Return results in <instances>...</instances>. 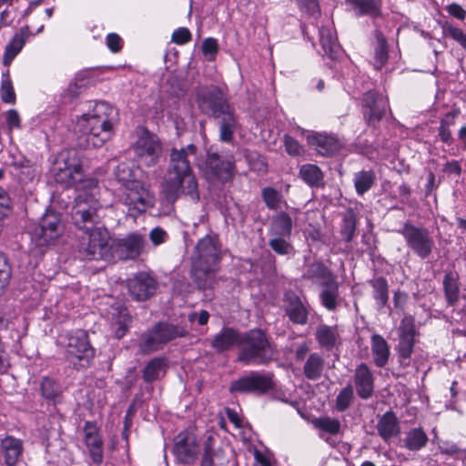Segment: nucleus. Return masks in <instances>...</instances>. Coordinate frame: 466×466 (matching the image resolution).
Wrapping results in <instances>:
<instances>
[{"instance_id": "35", "label": "nucleus", "mask_w": 466, "mask_h": 466, "mask_svg": "<svg viewBox=\"0 0 466 466\" xmlns=\"http://www.w3.org/2000/svg\"><path fill=\"white\" fill-rule=\"evenodd\" d=\"M319 42L324 54L331 59L337 58L340 52V46L334 35L332 28L329 26H321L319 30Z\"/></svg>"}, {"instance_id": "13", "label": "nucleus", "mask_w": 466, "mask_h": 466, "mask_svg": "<svg viewBox=\"0 0 466 466\" xmlns=\"http://www.w3.org/2000/svg\"><path fill=\"white\" fill-rule=\"evenodd\" d=\"M199 451L200 445L195 434L181 431L175 437L173 453L179 462L187 465L194 464Z\"/></svg>"}, {"instance_id": "49", "label": "nucleus", "mask_w": 466, "mask_h": 466, "mask_svg": "<svg viewBox=\"0 0 466 466\" xmlns=\"http://www.w3.org/2000/svg\"><path fill=\"white\" fill-rule=\"evenodd\" d=\"M41 391L44 398L54 401L59 398L61 390L60 386L50 378H44L41 383Z\"/></svg>"}, {"instance_id": "39", "label": "nucleus", "mask_w": 466, "mask_h": 466, "mask_svg": "<svg viewBox=\"0 0 466 466\" xmlns=\"http://www.w3.org/2000/svg\"><path fill=\"white\" fill-rule=\"evenodd\" d=\"M26 41V35L21 31L16 33L10 42L7 44L5 49V53L3 56V64L5 66H8L15 57L19 54V52L24 47Z\"/></svg>"}, {"instance_id": "23", "label": "nucleus", "mask_w": 466, "mask_h": 466, "mask_svg": "<svg viewBox=\"0 0 466 466\" xmlns=\"http://www.w3.org/2000/svg\"><path fill=\"white\" fill-rule=\"evenodd\" d=\"M376 429L379 436L385 442H389L392 438L397 437L400 431L398 418L392 411L385 412L379 419Z\"/></svg>"}, {"instance_id": "22", "label": "nucleus", "mask_w": 466, "mask_h": 466, "mask_svg": "<svg viewBox=\"0 0 466 466\" xmlns=\"http://www.w3.org/2000/svg\"><path fill=\"white\" fill-rule=\"evenodd\" d=\"M286 301V313L289 319L295 324L305 325L308 322L309 306L295 294H288Z\"/></svg>"}, {"instance_id": "16", "label": "nucleus", "mask_w": 466, "mask_h": 466, "mask_svg": "<svg viewBox=\"0 0 466 466\" xmlns=\"http://www.w3.org/2000/svg\"><path fill=\"white\" fill-rule=\"evenodd\" d=\"M145 236L132 232L115 244V253L120 259H135L141 255L146 245Z\"/></svg>"}, {"instance_id": "46", "label": "nucleus", "mask_w": 466, "mask_h": 466, "mask_svg": "<svg viewBox=\"0 0 466 466\" xmlns=\"http://www.w3.org/2000/svg\"><path fill=\"white\" fill-rule=\"evenodd\" d=\"M377 46L375 48V62L374 66L376 69H380L388 61V45L384 35L377 31Z\"/></svg>"}, {"instance_id": "12", "label": "nucleus", "mask_w": 466, "mask_h": 466, "mask_svg": "<svg viewBox=\"0 0 466 466\" xmlns=\"http://www.w3.org/2000/svg\"><path fill=\"white\" fill-rule=\"evenodd\" d=\"M272 375L251 371L231 382V392L264 394L273 389Z\"/></svg>"}, {"instance_id": "10", "label": "nucleus", "mask_w": 466, "mask_h": 466, "mask_svg": "<svg viewBox=\"0 0 466 466\" xmlns=\"http://www.w3.org/2000/svg\"><path fill=\"white\" fill-rule=\"evenodd\" d=\"M196 100L200 111L212 117L219 116L231 107L222 89L217 86L198 87Z\"/></svg>"}, {"instance_id": "19", "label": "nucleus", "mask_w": 466, "mask_h": 466, "mask_svg": "<svg viewBox=\"0 0 466 466\" xmlns=\"http://www.w3.org/2000/svg\"><path fill=\"white\" fill-rule=\"evenodd\" d=\"M353 380L357 394L360 399L368 400L373 395L375 378L366 363H360L356 367Z\"/></svg>"}, {"instance_id": "21", "label": "nucleus", "mask_w": 466, "mask_h": 466, "mask_svg": "<svg viewBox=\"0 0 466 466\" xmlns=\"http://www.w3.org/2000/svg\"><path fill=\"white\" fill-rule=\"evenodd\" d=\"M309 145L319 155L324 157L337 153L340 147V141L333 135L316 133L308 136Z\"/></svg>"}, {"instance_id": "58", "label": "nucleus", "mask_w": 466, "mask_h": 466, "mask_svg": "<svg viewBox=\"0 0 466 466\" xmlns=\"http://www.w3.org/2000/svg\"><path fill=\"white\" fill-rule=\"evenodd\" d=\"M11 278V267L7 258L0 252V291L8 284Z\"/></svg>"}, {"instance_id": "63", "label": "nucleus", "mask_w": 466, "mask_h": 466, "mask_svg": "<svg viewBox=\"0 0 466 466\" xmlns=\"http://www.w3.org/2000/svg\"><path fill=\"white\" fill-rule=\"evenodd\" d=\"M121 37L116 33H110L106 35V46L113 53H117L122 48Z\"/></svg>"}, {"instance_id": "4", "label": "nucleus", "mask_w": 466, "mask_h": 466, "mask_svg": "<svg viewBox=\"0 0 466 466\" xmlns=\"http://www.w3.org/2000/svg\"><path fill=\"white\" fill-rule=\"evenodd\" d=\"M117 116L116 107L106 102L96 103L93 110L83 114L76 122L81 145L86 147H101L113 135L114 123Z\"/></svg>"}, {"instance_id": "48", "label": "nucleus", "mask_w": 466, "mask_h": 466, "mask_svg": "<svg viewBox=\"0 0 466 466\" xmlns=\"http://www.w3.org/2000/svg\"><path fill=\"white\" fill-rule=\"evenodd\" d=\"M354 398L353 388L351 385L344 387L336 398V409L338 411H345L350 408Z\"/></svg>"}, {"instance_id": "57", "label": "nucleus", "mask_w": 466, "mask_h": 466, "mask_svg": "<svg viewBox=\"0 0 466 466\" xmlns=\"http://www.w3.org/2000/svg\"><path fill=\"white\" fill-rule=\"evenodd\" d=\"M215 449L212 437H208L204 444L203 453L201 456L200 466H215L214 461Z\"/></svg>"}, {"instance_id": "11", "label": "nucleus", "mask_w": 466, "mask_h": 466, "mask_svg": "<svg viewBox=\"0 0 466 466\" xmlns=\"http://www.w3.org/2000/svg\"><path fill=\"white\" fill-rule=\"evenodd\" d=\"M62 231L63 226L59 214L48 210L41 218L39 225L34 229L32 239L39 247L48 246L62 234Z\"/></svg>"}, {"instance_id": "38", "label": "nucleus", "mask_w": 466, "mask_h": 466, "mask_svg": "<svg viewBox=\"0 0 466 466\" xmlns=\"http://www.w3.org/2000/svg\"><path fill=\"white\" fill-rule=\"evenodd\" d=\"M153 328L156 333H157L158 339L162 346L177 338L185 337L187 333V330L180 326L163 322L155 325Z\"/></svg>"}, {"instance_id": "34", "label": "nucleus", "mask_w": 466, "mask_h": 466, "mask_svg": "<svg viewBox=\"0 0 466 466\" xmlns=\"http://www.w3.org/2000/svg\"><path fill=\"white\" fill-rule=\"evenodd\" d=\"M304 277L308 279L319 282L321 287L336 280V277L333 273L320 261L310 264L304 273Z\"/></svg>"}, {"instance_id": "45", "label": "nucleus", "mask_w": 466, "mask_h": 466, "mask_svg": "<svg viewBox=\"0 0 466 466\" xmlns=\"http://www.w3.org/2000/svg\"><path fill=\"white\" fill-rule=\"evenodd\" d=\"M263 201L270 210H278L284 202L283 195L280 191L271 187H264L261 191Z\"/></svg>"}, {"instance_id": "26", "label": "nucleus", "mask_w": 466, "mask_h": 466, "mask_svg": "<svg viewBox=\"0 0 466 466\" xmlns=\"http://www.w3.org/2000/svg\"><path fill=\"white\" fill-rule=\"evenodd\" d=\"M428 443V436L422 428H413L404 432L400 438L399 446L410 451H417L424 448Z\"/></svg>"}, {"instance_id": "44", "label": "nucleus", "mask_w": 466, "mask_h": 466, "mask_svg": "<svg viewBox=\"0 0 466 466\" xmlns=\"http://www.w3.org/2000/svg\"><path fill=\"white\" fill-rule=\"evenodd\" d=\"M375 175L372 171L362 170L354 175V186L359 195H363L373 186Z\"/></svg>"}, {"instance_id": "7", "label": "nucleus", "mask_w": 466, "mask_h": 466, "mask_svg": "<svg viewBox=\"0 0 466 466\" xmlns=\"http://www.w3.org/2000/svg\"><path fill=\"white\" fill-rule=\"evenodd\" d=\"M61 344L65 347L66 360L76 370L87 368L95 356L87 333L83 329L66 334Z\"/></svg>"}, {"instance_id": "33", "label": "nucleus", "mask_w": 466, "mask_h": 466, "mask_svg": "<svg viewBox=\"0 0 466 466\" xmlns=\"http://www.w3.org/2000/svg\"><path fill=\"white\" fill-rule=\"evenodd\" d=\"M292 219L290 216L281 211L272 217L268 228L269 236L290 237L292 231Z\"/></svg>"}, {"instance_id": "41", "label": "nucleus", "mask_w": 466, "mask_h": 466, "mask_svg": "<svg viewBox=\"0 0 466 466\" xmlns=\"http://www.w3.org/2000/svg\"><path fill=\"white\" fill-rule=\"evenodd\" d=\"M299 174L301 178L310 187L323 186V173L320 168L313 164L303 165L300 167Z\"/></svg>"}, {"instance_id": "64", "label": "nucleus", "mask_w": 466, "mask_h": 466, "mask_svg": "<svg viewBox=\"0 0 466 466\" xmlns=\"http://www.w3.org/2000/svg\"><path fill=\"white\" fill-rule=\"evenodd\" d=\"M5 119L9 129L20 127V116L15 109H9L6 111Z\"/></svg>"}, {"instance_id": "61", "label": "nucleus", "mask_w": 466, "mask_h": 466, "mask_svg": "<svg viewBox=\"0 0 466 466\" xmlns=\"http://www.w3.org/2000/svg\"><path fill=\"white\" fill-rule=\"evenodd\" d=\"M218 41L213 37L206 38L202 43V53L204 56H211L212 57L218 53Z\"/></svg>"}, {"instance_id": "47", "label": "nucleus", "mask_w": 466, "mask_h": 466, "mask_svg": "<svg viewBox=\"0 0 466 466\" xmlns=\"http://www.w3.org/2000/svg\"><path fill=\"white\" fill-rule=\"evenodd\" d=\"M268 246L279 255L285 256L293 253L292 244L288 240L289 237L269 236Z\"/></svg>"}, {"instance_id": "60", "label": "nucleus", "mask_w": 466, "mask_h": 466, "mask_svg": "<svg viewBox=\"0 0 466 466\" xmlns=\"http://www.w3.org/2000/svg\"><path fill=\"white\" fill-rule=\"evenodd\" d=\"M11 206L12 202L7 192L0 187V220L6 217Z\"/></svg>"}, {"instance_id": "36", "label": "nucleus", "mask_w": 466, "mask_h": 466, "mask_svg": "<svg viewBox=\"0 0 466 466\" xmlns=\"http://www.w3.org/2000/svg\"><path fill=\"white\" fill-rule=\"evenodd\" d=\"M321 305L329 311H335L339 304V283L336 280L322 286L319 293Z\"/></svg>"}, {"instance_id": "9", "label": "nucleus", "mask_w": 466, "mask_h": 466, "mask_svg": "<svg viewBox=\"0 0 466 466\" xmlns=\"http://www.w3.org/2000/svg\"><path fill=\"white\" fill-rule=\"evenodd\" d=\"M399 233L404 238L408 248L421 259L431 254L435 243L426 228L406 222Z\"/></svg>"}, {"instance_id": "2", "label": "nucleus", "mask_w": 466, "mask_h": 466, "mask_svg": "<svg viewBox=\"0 0 466 466\" xmlns=\"http://www.w3.org/2000/svg\"><path fill=\"white\" fill-rule=\"evenodd\" d=\"M196 156L197 147L194 144L171 149L167 172L160 185V194L168 203L176 202L180 196H186L193 202L199 199L198 182L191 167V160Z\"/></svg>"}, {"instance_id": "53", "label": "nucleus", "mask_w": 466, "mask_h": 466, "mask_svg": "<svg viewBox=\"0 0 466 466\" xmlns=\"http://www.w3.org/2000/svg\"><path fill=\"white\" fill-rule=\"evenodd\" d=\"M446 298L450 304H453L458 299L459 289L456 279L452 274H447L443 280Z\"/></svg>"}, {"instance_id": "3", "label": "nucleus", "mask_w": 466, "mask_h": 466, "mask_svg": "<svg viewBox=\"0 0 466 466\" xmlns=\"http://www.w3.org/2000/svg\"><path fill=\"white\" fill-rule=\"evenodd\" d=\"M114 176L121 185L119 201L130 216L137 218L155 206V193L149 184L140 179L141 170L133 162L119 163Z\"/></svg>"}, {"instance_id": "54", "label": "nucleus", "mask_w": 466, "mask_h": 466, "mask_svg": "<svg viewBox=\"0 0 466 466\" xmlns=\"http://www.w3.org/2000/svg\"><path fill=\"white\" fill-rule=\"evenodd\" d=\"M442 32L446 37L457 41L461 46L466 47V35L461 28L446 22L442 25Z\"/></svg>"}, {"instance_id": "40", "label": "nucleus", "mask_w": 466, "mask_h": 466, "mask_svg": "<svg viewBox=\"0 0 466 466\" xmlns=\"http://www.w3.org/2000/svg\"><path fill=\"white\" fill-rule=\"evenodd\" d=\"M137 346L139 352L145 355L157 351L162 348L154 328L140 335Z\"/></svg>"}, {"instance_id": "24", "label": "nucleus", "mask_w": 466, "mask_h": 466, "mask_svg": "<svg viewBox=\"0 0 466 466\" xmlns=\"http://www.w3.org/2000/svg\"><path fill=\"white\" fill-rule=\"evenodd\" d=\"M356 16H369L372 19L382 15L381 0H345Z\"/></svg>"}, {"instance_id": "27", "label": "nucleus", "mask_w": 466, "mask_h": 466, "mask_svg": "<svg viewBox=\"0 0 466 466\" xmlns=\"http://www.w3.org/2000/svg\"><path fill=\"white\" fill-rule=\"evenodd\" d=\"M1 449L7 466H15L23 452V441L13 436H6L1 441Z\"/></svg>"}, {"instance_id": "20", "label": "nucleus", "mask_w": 466, "mask_h": 466, "mask_svg": "<svg viewBox=\"0 0 466 466\" xmlns=\"http://www.w3.org/2000/svg\"><path fill=\"white\" fill-rule=\"evenodd\" d=\"M85 442L92 461L99 465L103 461V441L96 423L86 421L84 427Z\"/></svg>"}, {"instance_id": "6", "label": "nucleus", "mask_w": 466, "mask_h": 466, "mask_svg": "<svg viewBox=\"0 0 466 466\" xmlns=\"http://www.w3.org/2000/svg\"><path fill=\"white\" fill-rule=\"evenodd\" d=\"M274 357V349L267 334L254 329L240 335L238 360L245 365H265Z\"/></svg>"}, {"instance_id": "50", "label": "nucleus", "mask_w": 466, "mask_h": 466, "mask_svg": "<svg viewBox=\"0 0 466 466\" xmlns=\"http://www.w3.org/2000/svg\"><path fill=\"white\" fill-rule=\"evenodd\" d=\"M3 78L0 87V96L4 103L14 104L15 102V94L12 85V81L8 76V70L5 74H3Z\"/></svg>"}, {"instance_id": "37", "label": "nucleus", "mask_w": 466, "mask_h": 466, "mask_svg": "<svg viewBox=\"0 0 466 466\" xmlns=\"http://www.w3.org/2000/svg\"><path fill=\"white\" fill-rule=\"evenodd\" d=\"M325 367L324 358L318 352L309 354L303 366L304 376L309 380L321 378Z\"/></svg>"}, {"instance_id": "15", "label": "nucleus", "mask_w": 466, "mask_h": 466, "mask_svg": "<svg viewBox=\"0 0 466 466\" xmlns=\"http://www.w3.org/2000/svg\"><path fill=\"white\" fill-rule=\"evenodd\" d=\"M135 151L143 165L153 167L158 163L163 150L162 145L156 136L147 135L137 141Z\"/></svg>"}, {"instance_id": "29", "label": "nucleus", "mask_w": 466, "mask_h": 466, "mask_svg": "<svg viewBox=\"0 0 466 466\" xmlns=\"http://www.w3.org/2000/svg\"><path fill=\"white\" fill-rule=\"evenodd\" d=\"M108 314L111 316L116 338L121 339L127 331L131 321L127 309L122 306L112 307Z\"/></svg>"}, {"instance_id": "43", "label": "nucleus", "mask_w": 466, "mask_h": 466, "mask_svg": "<svg viewBox=\"0 0 466 466\" xmlns=\"http://www.w3.org/2000/svg\"><path fill=\"white\" fill-rule=\"evenodd\" d=\"M357 218L352 210H348L342 216L340 224V235L346 242H350L356 232Z\"/></svg>"}, {"instance_id": "18", "label": "nucleus", "mask_w": 466, "mask_h": 466, "mask_svg": "<svg viewBox=\"0 0 466 466\" xmlns=\"http://www.w3.org/2000/svg\"><path fill=\"white\" fill-rule=\"evenodd\" d=\"M207 172L222 182L229 180L234 172V157H221L217 153H208L206 160Z\"/></svg>"}, {"instance_id": "62", "label": "nucleus", "mask_w": 466, "mask_h": 466, "mask_svg": "<svg viewBox=\"0 0 466 466\" xmlns=\"http://www.w3.org/2000/svg\"><path fill=\"white\" fill-rule=\"evenodd\" d=\"M167 238V232L163 228H158V227L154 228L149 232V239L155 246H158V245L166 242Z\"/></svg>"}, {"instance_id": "59", "label": "nucleus", "mask_w": 466, "mask_h": 466, "mask_svg": "<svg viewBox=\"0 0 466 466\" xmlns=\"http://www.w3.org/2000/svg\"><path fill=\"white\" fill-rule=\"evenodd\" d=\"M191 33L187 28L179 27L173 32L171 40L177 45H185L191 40Z\"/></svg>"}, {"instance_id": "8", "label": "nucleus", "mask_w": 466, "mask_h": 466, "mask_svg": "<svg viewBox=\"0 0 466 466\" xmlns=\"http://www.w3.org/2000/svg\"><path fill=\"white\" fill-rule=\"evenodd\" d=\"M51 174L57 184L65 187H75L81 182L82 166L76 150H64L56 157Z\"/></svg>"}, {"instance_id": "25", "label": "nucleus", "mask_w": 466, "mask_h": 466, "mask_svg": "<svg viewBox=\"0 0 466 466\" xmlns=\"http://www.w3.org/2000/svg\"><path fill=\"white\" fill-rule=\"evenodd\" d=\"M215 118L218 119L219 127V140L226 143L232 142L238 124L234 108L232 106L229 107Z\"/></svg>"}, {"instance_id": "56", "label": "nucleus", "mask_w": 466, "mask_h": 466, "mask_svg": "<svg viewBox=\"0 0 466 466\" xmlns=\"http://www.w3.org/2000/svg\"><path fill=\"white\" fill-rule=\"evenodd\" d=\"M400 338H414L415 337V321L410 315H406L400 321L399 327Z\"/></svg>"}, {"instance_id": "1", "label": "nucleus", "mask_w": 466, "mask_h": 466, "mask_svg": "<svg viewBox=\"0 0 466 466\" xmlns=\"http://www.w3.org/2000/svg\"><path fill=\"white\" fill-rule=\"evenodd\" d=\"M102 206L92 196L86 192L76 196L72 219L75 226L84 233L78 245V252L84 259L113 258L110 235L102 223Z\"/></svg>"}, {"instance_id": "30", "label": "nucleus", "mask_w": 466, "mask_h": 466, "mask_svg": "<svg viewBox=\"0 0 466 466\" xmlns=\"http://www.w3.org/2000/svg\"><path fill=\"white\" fill-rule=\"evenodd\" d=\"M240 335L232 328H224L214 337L211 347L218 352L228 350L234 345L238 346Z\"/></svg>"}, {"instance_id": "42", "label": "nucleus", "mask_w": 466, "mask_h": 466, "mask_svg": "<svg viewBox=\"0 0 466 466\" xmlns=\"http://www.w3.org/2000/svg\"><path fill=\"white\" fill-rule=\"evenodd\" d=\"M338 338L335 327L319 325L316 330V339L319 344L326 349H331L335 346Z\"/></svg>"}, {"instance_id": "52", "label": "nucleus", "mask_w": 466, "mask_h": 466, "mask_svg": "<svg viewBox=\"0 0 466 466\" xmlns=\"http://www.w3.org/2000/svg\"><path fill=\"white\" fill-rule=\"evenodd\" d=\"M414 347V338H400V341L398 344V353L400 359V362L402 364L407 365L412 352Z\"/></svg>"}, {"instance_id": "5", "label": "nucleus", "mask_w": 466, "mask_h": 466, "mask_svg": "<svg viewBox=\"0 0 466 466\" xmlns=\"http://www.w3.org/2000/svg\"><path fill=\"white\" fill-rule=\"evenodd\" d=\"M219 259L220 248L215 238L208 235L198 242L192 264V278L198 289L213 288Z\"/></svg>"}, {"instance_id": "55", "label": "nucleus", "mask_w": 466, "mask_h": 466, "mask_svg": "<svg viewBox=\"0 0 466 466\" xmlns=\"http://www.w3.org/2000/svg\"><path fill=\"white\" fill-rule=\"evenodd\" d=\"M15 167L18 168L17 177L23 183L32 181L36 176L35 168L28 161L15 162Z\"/></svg>"}, {"instance_id": "31", "label": "nucleus", "mask_w": 466, "mask_h": 466, "mask_svg": "<svg viewBox=\"0 0 466 466\" xmlns=\"http://www.w3.org/2000/svg\"><path fill=\"white\" fill-rule=\"evenodd\" d=\"M167 368V363L165 358H153L142 370V378L147 383L158 380L166 374Z\"/></svg>"}, {"instance_id": "32", "label": "nucleus", "mask_w": 466, "mask_h": 466, "mask_svg": "<svg viewBox=\"0 0 466 466\" xmlns=\"http://www.w3.org/2000/svg\"><path fill=\"white\" fill-rule=\"evenodd\" d=\"M372 289L371 294L375 300L377 309L381 310L385 307H389V284L383 277H378L369 281Z\"/></svg>"}, {"instance_id": "28", "label": "nucleus", "mask_w": 466, "mask_h": 466, "mask_svg": "<svg viewBox=\"0 0 466 466\" xmlns=\"http://www.w3.org/2000/svg\"><path fill=\"white\" fill-rule=\"evenodd\" d=\"M370 345L374 364L379 368L385 367L390 354L388 342L381 335L374 334L371 336Z\"/></svg>"}, {"instance_id": "51", "label": "nucleus", "mask_w": 466, "mask_h": 466, "mask_svg": "<svg viewBox=\"0 0 466 466\" xmlns=\"http://www.w3.org/2000/svg\"><path fill=\"white\" fill-rule=\"evenodd\" d=\"M315 426L332 435L338 434L341 427L339 420L330 417L319 418L315 421Z\"/></svg>"}, {"instance_id": "14", "label": "nucleus", "mask_w": 466, "mask_h": 466, "mask_svg": "<svg viewBox=\"0 0 466 466\" xmlns=\"http://www.w3.org/2000/svg\"><path fill=\"white\" fill-rule=\"evenodd\" d=\"M389 108L388 98L374 90L366 92L362 98V114L370 126H375L385 116Z\"/></svg>"}, {"instance_id": "17", "label": "nucleus", "mask_w": 466, "mask_h": 466, "mask_svg": "<svg viewBox=\"0 0 466 466\" xmlns=\"http://www.w3.org/2000/svg\"><path fill=\"white\" fill-rule=\"evenodd\" d=\"M127 288L136 300H146L155 294L157 281L147 272H138L128 279Z\"/></svg>"}]
</instances>
